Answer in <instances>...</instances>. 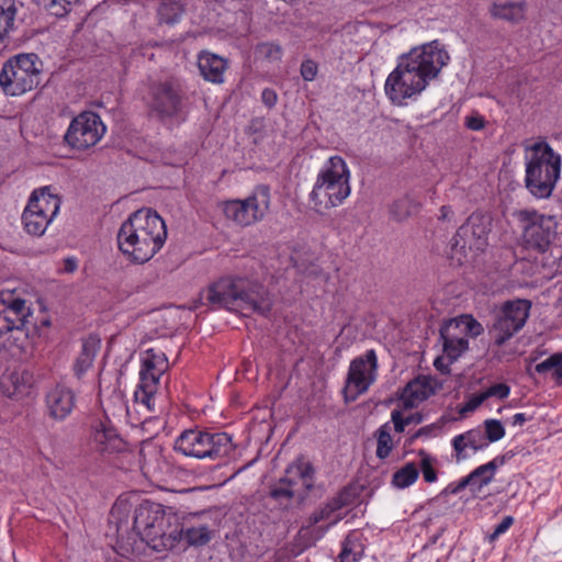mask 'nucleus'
I'll list each match as a JSON object with an SVG mask.
<instances>
[{
  "label": "nucleus",
  "mask_w": 562,
  "mask_h": 562,
  "mask_svg": "<svg viewBox=\"0 0 562 562\" xmlns=\"http://www.w3.org/2000/svg\"><path fill=\"white\" fill-rule=\"evenodd\" d=\"M560 361V353L552 355L548 359L543 360L542 362L538 363L536 366V371L538 373H546L548 371L554 370L555 366L559 364Z\"/></svg>",
  "instance_id": "nucleus-48"
},
{
  "label": "nucleus",
  "mask_w": 562,
  "mask_h": 562,
  "mask_svg": "<svg viewBox=\"0 0 562 562\" xmlns=\"http://www.w3.org/2000/svg\"><path fill=\"white\" fill-rule=\"evenodd\" d=\"M391 419L394 424V429L397 432H403L405 427L409 425V420H406L402 413L397 409L392 411Z\"/></svg>",
  "instance_id": "nucleus-51"
},
{
  "label": "nucleus",
  "mask_w": 562,
  "mask_h": 562,
  "mask_svg": "<svg viewBox=\"0 0 562 562\" xmlns=\"http://www.w3.org/2000/svg\"><path fill=\"white\" fill-rule=\"evenodd\" d=\"M176 519L171 509L150 501H143L134 510L133 527L148 542L169 538L171 520Z\"/></svg>",
  "instance_id": "nucleus-11"
},
{
  "label": "nucleus",
  "mask_w": 562,
  "mask_h": 562,
  "mask_svg": "<svg viewBox=\"0 0 562 562\" xmlns=\"http://www.w3.org/2000/svg\"><path fill=\"white\" fill-rule=\"evenodd\" d=\"M485 430V437L487 439V442H495L501 440L505 436V429L502 425V423L497 419H487L484 423Z\"/></svg>",
  "instance_id": "nucleus-42"
},
{
  "label": "nucleus",
  "mask_w": 562,
  "mask_h": 562,
  "mask_svg": "<svg viewBox=\"0 0 562 562\" xmlns=\"http://www.w3.org/2000/svg\"><path fill=\"white\" fill-rule=\"evenodd\" d=\"M453 216H454V212L452 211V209L450 206H448V205L441 206L439 220L451 222L453 220Z\"/></svg>",
  "instance_id": "nucleus-56"
},
{
  "label": "nucleus",
  "mask_w": 562,
  "mask_h": 562,
  "mask_svg": "<svg viewBox=\"0 0 562 562\" xmlns=\"http://www.w3.org/2000/svg\"><path fill=\"white\" fill-rule=\"evenodd\" d=\"M317 75V65L315 61L307 59L301 65V76L306 81H312Z\"/></svg>",
  "instance_id": "nucleus-47"
},
{
  "label": "nucleus",
  "mask_w": 562,
  "mask_h": 562,
  "mask_svg": "<svg viewBox=\"0 0 562 562\" xmlns=\"http://www.w3.org/2000/svg\"><path fill=\"white\" fill-rule=\"evenodd\" d=\"M205 299L215 308L248 315L251 312L266 313L270 310V299L265 288L245 278H222L211 284Z\"/></svg>",
  "instance_id": "nucleus-2"
},
{
  "label": "nucleus",
  "mask_w": 562,
  "mask_h": 562,
  "mask_svg": "<svg viewBox=\"0 0 562 562\" xmlns=\"http://www.w3.org/2000/svg\"><path fill=\"white\" fill-rule=\"evenodd\" d=\"M342 505L344 502L340 498H334L319 510L311 515L310 526L316 525L324 520H329L328 526L335 525L341 519V516L335 513L339 510L342 507Z\"/></svg>",
  "instance_id": "nucleus-34"
},
{
  "label": "nucleus",
  "mask_w": 562,
  "mask_h": 562,
  "mask_svg": "<svg viewBox=\"0 0 562 562\" xmlns=\"http://www.w3.org/2000/svg\"><path fill=\"white\" fill-rule=\"evenodd\" d=\"M176 7L175 4H167V3H164L160 9H159V14L161 16V19H164L167 23H175L179 20V16L176 14L175 18H165V14L167 11L169 10H173Z\"/></svg>",
  "instance_id": "nucleus-55"
},
{
  "label": "nucleus",
  "mask_w": 562,
  "mask_h": 562,
  "mask_svg": "<svg viewBox=\"0 0 562 562\" xmlns=\"http://www.w3.org/2000/svg\"><path fill=\"white\" fill-rule=\"evenodd\" d=\"M256 52L259 56L272 63L279 61L282 58V48L276 43L259 44Z\"/></svg>",
  "instance_id": "nucleus-41"
},
{
  "label": "nucleus",
  "mask_w": 562,
  "mask_h": 562,
  "mask_svg": "<svg viewBox=\"0 0 562 562\" xmlns=\"http://www.w3.org/2000/svg\"><path fill=\"white\" fill-rule=\"evenodd\" d=\"M22 3L19 0H0V43L9 38L16 27Z\"/></svg>",
  "instance_id": "nucleus-29"
},
{
  "label": "nucleus",
  "mask_w": 562,
  "mask_h": 562,
  "mask_svg": "<svg viewBox=\"0 0 562 562\" xmlns=\"http://www.w3.org/2000/svg\"><path fill=\"white\" fill-rule=\"evenodd\" d=\"M528 4L520 1H493L488 7L492 19L505 21L510 24H519L526 19Z\"/></svg>",
  "instance_id": "nucleus-24"
},
{
  "label": "nucleus",
  "mask_w": 562,
  "mask_h": 562,
  "mask_svg": "<svg viewBox=\"0 0 562 562\" xmlns=\"http://www.w3.org/2000/svg\"><path fill=\"white\" fill-rule=\"evenodd\" d=\"M277 100H278V95L274 90L266 88L261 92V101L268 108L274 106V104L277 103Z\"/></svg>",
  "instance_id": "nucleus-53"
},
{
  "label": "nucleus",
  "mask_w": 562,
  "mask_h": 562,
  "mask_svg": "<svg viewBox=\"0 0 562 562\" xmlns=\"http://www.w3.org/2000/svg\"><path fill=\"white\" fill-rule=\"evenodd\" d=\"M488 446L485 434L480 428H474L456 436L452 439V447L456 451L457 462H461L469 458V450L476 452Z\"/></svg>",
  "instance_id": "nucleus-23"
},
{
  "label": "nucleus",
  "mask_w": 562,
  "mask_h": 562,
  "mask_svg": "<svg viewBox=\"0 0 562 562\" xmlns=\"http://www.w3.org/2000/svg\"><path fill=\"white\" fill-rule=\"evenodd\" d=\"M439 359H436L435 366L438 368Z\"/></svg>",
  "instance_id": "nucleus-63"
},
{
  "label": "nucleus",
  "mask_w": 562,
  "mask_h": 562,
  "mask_svg": "<svg viewBox=\"0 0 562 562\" xmlns=\"http://www.w3.org/2000/svg\"><path fill=\"white\" fill-rule=\"evenodd\" d=\"M313 484L312 465L297 460L286 468L284 476L271 488L270 494L273 498H303Z\"/></svg>",
  "instance_id": "nucleus-15"
},
{
  "label": "nucleus",
  "mask_w": 562,
  "mask_h": 562,
  "mask_svg": "<svg viewBox=\"0 0 562 562\" xmlns=\"http://www.w3.org/2000/svg\"><path fill=\"white\" fill-rule=\"evenodd\" d=\"M93 435V440L99 449L103 452H115L122 449L123 441L116 434L115 429L100 425Z\"/></svg>",
  "instance_id": "nucleus-33"
},
{
  "label": "nucleus",
  "mask_w": 562,
  "mask_h": 562,
  "mask_svg": "<svg viewBox=\"0 0 562 562\" xmlns=\"http://www.w3.org/2000/svg\"><path fill=\"white\" fill-rule=\"evenodd\" d=\"M535 260L541 265L546 278L562 273V248H537Z\"/></svg>",
  "instance_id": "nucleus-30"
},
{
  "label": "nucleus",
  "mask_w": 562,
  "mask_h": 562,
  "mask_svg": "<svg viewBox=\"0 0 562 562\" xmlns=\"http://www.w3.org/2000/svg\"><path fill=\"white\" fill-rule=\"evenodd\" d=\"M468 486L470 487L471 492L473 493V481H472L470 474L464 476L457 483L456 487H453V490H452V493H459L460 491H462L463 488H465Z\"/></svg>",
  "instance_id": "nucleus-54"
},
{
  "label": "nucleus",
  "mask_w": 562,
  "mask_h": 562,
  "mask_svg": "<svg viewBox=\"0 0 562 562\" xmlns=\"http://www.w3.org/2000/svg\"><path fill=\"white\" fill-rule=\"evenodd\" d=\"M78 0H37L52 15L64 16Z\"/></svg>",
  "instance_id": "nucleus-39"
},
{
  "label": "nucleus",
  "mask_w": 562,
  "mask_h": 562,
  "mask_svg": "<svg viewBox=\"0 0 562 562\" xmlns=\"http://www.w3.org/2000/svg\"><path fill=\"white\" fill-rule=\"evenodd\" d=\"M0 347L10 348L25 336L23 328L30 323L32 310L16 289L5 286L0 290Z\"/></svg>",
  "instance_id": "nucleus-7"
},
{
  "label": "nucleus",
  "mask_w": 562,
  "mask_h": 562,
  "mask_svg": "<svg viewBox=\"0 0 562 562\" xmlns=\"http://www.w3.org/2000/svg\"><path fill=\"white\" fill-rule=\"evenodd\" d=\"M198 67L201 76L213 83H221L224 80V72L227 61L215 54L204 52L199 55Z\"/></svg>",
  "instance_id": "nucleus-25"
},
{
  "label": "nucleus",
  "mask_w": 562,
  "mask_h": 562,
  "mask_svg": "<svg viewBox=\"0 0 562 562\" xmlns=\"http://www.w3.org/2000/svg\"><path fill=\"white\" fill-rule=\"evenodd\" d=\"M116 398L121 402V405H120V407H119L120 413L125 412V404L123 403V401H122L121 396H120V395H117V396H116Z\"/></svg>",
  "instance_id": "nucleus-61"
},
{
  "label": "nucleus",
  "mask_w": 562,
  "mask_h": 562,
  "mask_svg": "<svg viewBox=\"0 0 562 562\" xmlns=\"http://www.w3.org/2000/svg\"><path fill=\"white\" fill-rule=\"evenodd\" d=\"M530 308L528 300L507 301L490 330L494 344L502 346L518 333L525 326Z\"/></svg>",
  "instance_id": "nucleus-13"
},
{
  "label": "nucleus",
  "mask_w": 562,
  "mask_h": 562,
  "mask_svg": "<svg viewBox=\"0 0 562 562\" xmlns=\"http://www.w3.org/2000/svg\"><path fill=\"white\" fill-rule=\"evenodd\" d=\"M106 131L100 116L93 112H82L76 116L64 138L75 149H88L97 145Z\"/></svg>",
  "instance_id": "nucleus-16"
},
{
  "label": "nucleus",
  "mask_w": 562,
  "mask_h": 562,
  "mask_svg": "<svg viewBox=\"0 0 562 562\" xmlns=\"http://www.w3.org/2000/svg\"><path fill=\"white\" fill-rule=\"evenodd\" d=\"M504 463V459L496 458L483 465L477 467L475 470H473L470 475L473 481V493H481L483 487L488 485L496 473V470L498 467H501Z\"/></svg>",
  "instance_id": "nucleus-32"
},
{
  "label": "nucleus",
  "mask_w": 562,
  "mask_h": 562,
  "mask_svg": "<svg viewBox=\"0 0 562 562\" xmlns=\"http://www.w3.org/2000/svg\"><path fill=\"white\" fill-rule=\"evenodd\" d=\"M45 404L50 418L64 420L71 414L76 405V396L71 389L57 384L47 392Z\"/></svg>",
  "instance_id": "nucleus-21"
},
{
  "label": "nucleus",
  "mask_w": 562,
  "mask_h": 562,
  "mask_svg": "<svg viewBox=\"0 0 562 562\" xmlns=\"http://www.w3.org/2000/svg\"><path fill=\"white\" fill-rule=\"evenodd\" d=\"M510 393V387L505 383H498L490 386L486 391L482 392L485 401L488 397H497L499 400L506 398Z\"/></svg>",
  "instance_id": "nucleus-45"
},
{
  "label": "nucleus",
  "mask_w": 562,
  "mask_h": 562,
  "mask_svg": "<svg viewBox=\"0 0 562 562\" xmlns=\"http://www.w3.org/2000/svg\"><path fill=\"white\" fill-rule=\"evenodd\" d=\"M484 401L485 398L482 392L473 394L460 408V414L464 415L467 413L474 412Z\"/></svg>",
  "instance_id": "nucleus-46"
},
{
  "label": "nucleus",
  "mask_w": 562,
  "mask_h": 562,
  "mask_svg": "<svg viewBox=\"0 0 562 562\" xmlns=\"http://www.w3.org/2000/svg\"><path fill=\"white\" fill-rule=\"evenodd\" d=\"M175 450L186 457L217 460L233 450L232 437L226 432H211L198 428L182 431L175 440Z\"/></svg>",
  "instance_id": "nucleus-5"
},
{
  "label": "nucleus",
  "mask_w": 562,
  "mask_h": 562,
  "mask_svg": "<svg viewBox=\"0 0 562 562\" xmlns=\"http://www.w3.org/2000/svg\"><path fill=\"white\" fill-rule=\"evenodd\" d=\"M449 55L437 41L413 48L402 56L396 68L387 76L384 90L394 104L402 105L419 94L428 81L448 64Z\"/></svg>",
  "instance_id": "nucleus-1"
},
{
  "label": "nucleus",
  "mask_w": 562,
  "mask_h": 562,
  "mask_svg": "<svg viewBox=\"0 0 562 562\" xmlns=\"http://www.w3.org/2000/svg\"><path fill=\"white\" fill-rule=\"evenodd\" d=\"M418 468L414 463H407L397 470L392 477V483L397 488L411 486L418 477Z\"/></svg>",
  "instance_id": "nucleus-35"
},
{
  "label": "nucleus",
  "mask_w": 562,
  "mask_h": 562,
  "mask_svg": "<svg viewBox=\"0 0 562 562\" xmlns=\"http://www.w3.org/2000/svg\"><path fill=\"white\" fill-rule=\"evenodd\" d=\"M514 519L512 516H506L503 520L495 527L493 533L491 535V540H495L501 535L505 533L510 526L513 525Z\"/></svg>",
  "instance_id": "nucleus-52"
},
{
  "label": "nucleus",
  "mask_w": 562,
  "mask_h": 562,
  "mask_svg": "<svg viewBox=\"0 0 562 562\" xmlns=\"http://www.w3.org/2000/svg\"><path fill=\"white\" fill-rule=\"evenodd\" d=\"M378 376V358L373 349L357 357L350 362L346 385L344 389L347 402L355 401L366 393Z\"/></svg>",
  "instance_id": "nucleus-14"
},
{
  "label": "nucleus",
  "mask_w": 562,
  "mask_h": 562,
  "mask_svg": "<svg viewBox=\"0 0 562 562\" xmlns=\"http://www.w3.org/2000/svg\"><path fill=\"white\" fill-rule=\"evenodd\" d=\"M131 503L127 498L120 497L111 509V519L122 520L131 510Z\"/></svg>",
  "instance_id": "nucleus-44"
},
{
  "label": "nucleus",
  "mask_w": 562,
  "mask_h": 562,
  "mask_svg": "<svg viewBox=\"0 0 562 562\" xmlns=\"http://www.w3.org/2000/svg\"><path fill=\"white\" fill-rule=\"evenodd\" d=\"M525 187L537 199H548L561 173V156L546 142L525 146Z\"/></svg>",
  "instance_id": "nucleus-3"
},
{
  "label": "nucleus",
  "mask_w": 562,
  "mask_h": 562,
  "mask_svg": "<svg viewBox=\"0 0 562 562\" xmlns=\"http://www.w3.org/2000/svg\"><path fill=\"white\" fill-rule=\"evenodd\" d=\"M167 237L164 220L150 209L132 213L117 233V244L162 246Z\"/></svg>",
  "instance_id": "nucleus-8"
},
{
  "label": "nucleus",
  "mask_w": 562,
  "mask_h": 562,
  "mask_svg": "<svg viewBox=\"0 0 562 562\" xmlns=\"http://www.w3.org/2000/svg\"><path fill=\"white\" fill-rule=\"evenodd\" d=\"M527 417L524 413H517L513 416L512 424L514 426H522L527 422Z\"/></svg>",
  "instance_id": "nucleus-58"
},
{
  "label": "nucleus",
  "mask_w": 562,
  "mask_h": 562,
  "mask_svg": "<svg viewBox=\"0 0 562 562\" xmlns=\"http://www.w3.org/2000/svg\"><path fill=\"white\" fill-rule=\"evenodd\" d=\"M406 420H409L411 424H419L422 422V416L419 414H411L409 416L405 417Z\"/></svg>",
  "instance_id": "nucleus-59"
},
{
  "label": "nucleus",
  "mask_w": 562,
  "mask_h": 562,
  "mask_svg": "<svg viewBox=\"0 0 562 562\" xmlns=\"http://www.w3.org/2000/svg\"><path fill=\"white\" fill-rule=\"evenodd\" d=\"M150 109L160 116L177 114L181 105V90L178 81L170 79L154 82L150 87Z\"/></svg>",
  "instance_id": "nucleus-17"
},
{
  "label": "nucleus",
  "mask_w": 562,
  "mask_h": 562,
  "mask_svg": "<svg viewBox=\"0 0 562 562\" xmlns=\"http://www.w3.org/2000/svg\"><path fill=\"white\" fill-rule=\"evenodd\" d=\"M423 431H424V429L418 430L417 434L415 435V437H418L419 435H422Z\"/></svg>",
  "instance_id": "nucleus-62"
},
{
  "label": "nucleus",
  "mask_w": 562,
  "mask_h": 562,
  "mask_svg": "<svg viewBox=\"0 0 562 562\" xmlns=\"http://www.w3.org/2000/svg\"><path fill=\"white\" fill-rule=\"evenodd\" d=\"M270 202L269 187L259 186L244 200L223 202L222 211L227 220L245 227L262 221L270 209Z\"/></svg>",
  "instance_id": "nucleus-10"
},
{
  "label": "nucleus",
  "mask_w": 562,
  "mask_h": 562,
  "mask_svg": "<svg viewBox=\"0 0 562 562\" xmlns=\"http://www.w3.org/2000/svg\"><path fill=\"white\" fill-rule=\"evenodd\" d=\"M123 257L132 263H145L156 254V248H119Z\"/></svg>",
  "instance_id": "nucleus-38"
},
{
  "label": "nucleus",
  "mask_w": 562,
  "mask_h": 562,
  "mask_svg": "<svg viewBox=\"0 0 562 562\" xmlns=\"http://www.w3.org/2000/svg\"><path fill=\"white\" fill-rule=\"evenodd\" d=\"M412 202L408 198H402L390 206V214L396 221H403L411 215Z\"/></svg>",
  "instance_id": "nucleus-43"
},
{
  "label": "nucleus",
  "mask_w": 562,
  "mask_h": 562,
  "mask_svg": "<svg viewBox=\"0 0 562 562\" xmlns=\"http://www.w3.org/2000/svg\"><path fill=\"white\" fill-rule=\"evenodd\" d=\"M42 61L35 54H19L8 59L0 72V87L7 95L19 97L41 82Z\"/></svg>",
  "instance_id": "nucleus-6"
},
{
  "label": "nucleus",
  "mask_w": 562,
  "mask_h": 562,
  "mask_svg": "<svg viewBox=\"0 0 562 562\" xmlns=\"http://www.w3.org/2000/svg\"><path fill=\"white\" fill-rule=\"evenodd\" d=\"M362 554V547L351 536L347 537L340 554L338 555V562H357Z\"/></svg>",
  "instance_id": "nucleus-37"
},
{
  "label": "nucleus",
  "mask_w": 562,
  "mask_h": 562,
  "mask_svg": "<svg viewBox=\"0 0 562 562\" xmlns=\"http://www.w3.org/2000/svg\"><path fill=\"white\" fill-rule=\"evenodd\" d=\"M100 347L101 340L94 336H90L82 341L81 350L74 363V373L78 379H81L92 367Z\"/></svg>",
  "instance_id": "nucleus-28"
},
{
  "label": "nucleus",
  "mask_w": 562,
  "mask_h": 562,
  "mask_svg": "<svg viewBox=\"0 0 562 562\" xmlns=\"http://www.w3.org/2000/svg\"><path fill=\"white\" fill-rule=\"evenodd\" d=\"M77 260L72 257H68L65 259L64 271L71 273L77 269Z\"/></svg>",
  "instance_id": "nucleus-57"
},
{
  "label": "nucleus",
  "mask_w": 562,
  "mask_h": 562,
  "mask_svg": "<svg viewBox=\"0 0 562 562\" xmlns=\"http://www.w3.org/2000/svg\"><path fill=\"white\" fill-rule=\"evenodd\" d=\"M156 457H157V453H156V451H154L153 453H150V460L149 461L145 460V462L143 464V471H144L145 475H147L154 480L157 479Z\"/></svg>",
  "instance_id": "nucleus-50"
},
{
  "label": "nucleus",
  "mask_w": 562,
  "mask_h": 562,
  "mask_svg": "<svg viewBox=\"0 0 562 562\" xmlns=\"http://www.w3.org/2000/svg\"><path fill=\"white\" fill-rule=\"evenodd\" d=\"M437 387V381L431 376L420 375L412 380L404 387L401 401L404 408H414L432 395Z\"/></svg>",
  "instance_id": "nucleus-22"
},
{
  "label": "nucleus",
  "mask_w": 562,
  "mask_h": 562,
  "mask_svg": "<svg viewBox=\"0 0 562 562\" xmlns=\"http://www.w3.org/2000/svg\"><path fill=\"white\" fill-rule=\"evenodd\" d=\"M492 220L482 213H472L453 236L452 246H484L488 243Z\"/></svg>",
  "instance_id": "nucleus-18"
},
{
  "label": "nucleus",
  "mask_w": 562,
  "mask_h": 562,
  "mask_svg": "<svg viewBox=\"0 0 562 562\" xmlns=\"http://www.w3.org/2000/svg\"><path fill=\"white\" fill-rule=\"evenodd\" d=\"M483 326L469 314L449 319L440 329L443 352L451 360L458 359L469 349L468 337H477Z\"/></svg>",
  "instance_id": "nucleus-12"
},
{
  "label": "nucleus",
  "mask_w": 562,
  "mask_h": 562,
  "mask_svg": "<svg viewBox=\"0 0 562 562\" xmlns=\"http://www.w3.org/2000/svg\"><path fill=\"white\" fill-rule=\"evenodd\" d=\"M195 518H196V515H192V516L190 517V519H195Z\"/></svg>",
  "instance_id": "nucleus-64"
},
{
  "label": "nucleus",
  "mask_w": 562,
  "mask_h": 562,
  "mask_svg": "<svg viewBox=\"0 0 562 562\" xmlns=\"http://www.w3.org/2000/svg\"><path fill=\"white\" fill-rule=\"evenodd\" d=\"M419 458H420V470L424 476V480L427 483H432L437 480V474L434 469L435 464V458H432L430 454L425 452L424 450L419 451Z\"/></svg>",
  "instance_id": "nucleus-40"
},
{
  "label": "nucleus",
  "mask_w": 562,
  "mask_h": 562,
  "mask_svg": "<svg viewBox=\"0 0 562 562\" xmlns=\"http://www.w3.org/2000/svg\"><path fill=\"white\" fill-rule=\"evenodd\" d=\"M554 375L558 378V379H562V355H560V361H559V364L555 366L554 370Z\"/></svg>",
  "instance_id": "nucleus-60"
},
{
  "label": "nucleus",
  "mask_w": 562,
  "mask_h": 562,
  "mask_svg": "<svg viewBox=\"0 0 562 562\" xmlns=\"http://www.w3.org/2000/svg\"><path fill=\"white\" fill-rule=\"evenodd\" d=\"M33 386V373L23 367L8 368L0 378L1 392L14 401L30 396Z\"/></svg>",
  "instance_id": "nucleus-19"
},
{
  "label": "nucleus",
  "mask_w": 562,
  "mask_h": 562,
  "mask_svg": "<svg viewBox=\"0 0 562 562\" xmlns=\"http://www.w3.org/2000/svg\"><path fill=\"white\" fill-rule=\"evenodd\" d=\"M169 538L184 540L189 546H204L211 540V531L206 525L184 522L181 528L171 530Z\"/></svg>",
  "instance_id": "nucleus-27"
},
{
  "label": "nucleus",
  "mask_w": 562,
  "mask_h": 562,
  "mask_svg": "<svg viewBox=\"0 0 562 562\" xmlns=\"http://www.w3.org/2000/svg\"><path fill=\"white\" fill-rule=\"evenodd\" d=\"M140 363L139 383L134 392L135 402L148 412H154L160 378L169 369V361L164 351L149 348L142 353Z\"/></svg>",
  "instance_id": "nucleus-9"
},
{
  "label": "nucleus",
  "mask_w": 562,
  "mask_h": 562,
  "mask_svg": "<svg viewBox=\"0 0 562 562\" xmlns=\"http://www.w3.org/2000/svg\"><path fill=\"white\" fill-rule=\"evenodd\" d=\"M32 193H37L40 198V210L43 211L45 224H50L59 212L61 200L59 195L47 186L35 189Z\"/></svg>",
  "instance_id": "nucleus-31"
},
{
  "label": "nucleus",
  "mask_w": 562,
  "mask_h": 562,
  "mask_svg": "<svg viewBox=\"0 0 562 562\" xmlns=\"http://www.w3.org/2000/svg\"><path fill=\"white\" fill-rule=\"evenodd\" d=\"M464 124L469 130L481 131L485 125V121L482 115L475 113L467 116Z\"/></svg>",
  "instance_id": "nucleus-49"
},
{
  "label": "nucleus",
  "mask_w": 562,
  "mask_h": 562,
  "mask_svg": "<svg viewBox=\"0 0 562 562\" xmlns=\"http://www.w3.org/2000/svg\"><path fill=\"white\" fill-rule=\"evenodd\" d=\"M376 435V457L385 459L393 449V440L389 424L382 425L375 432Z\"/></svg>",
  "instance_id": "nucleus-36"
},
{
  "label": "nucleus",
  "mask_w": 562,
  "mask_h": 562,
  "mask_svg": "<svg viewBox=\"0 0 562 562\" xmlns=\"http://www.w3.org/2000/svg\"><path fill=\"white\" fill-rule=\"evenodd\" d=\"M349 179L346 161L339 156L330 157L321 169L310 194L313 207L322 212L341 204L350 194Z\"/></svg>",
  "instance_id": "nucleus-4"
},
{
  "label": "nucleus",
  "mask_w": 562,
  "mask_h": 562,
  "mask_svg": "<svg viewBox=\"0 0 562 562\" xmlns=\"http://www.w3.org/2000/svg\"><path fill=\"white\" fill-rule=\"evenodd\" d=\"M40 198L37 193H32L27 205L22 214V222L27 234L41 236L44 234L48 224H45L43 211L40 210Z\"/></svg>",
  "instance_id": "nucleus-26"
},
{
  "label": "nucleus",
  "mask_w": 562,
  "mask_h": 562,
  "mask_svg": "<svg viewBox=\"0 0 562 562\" xmlns=\"http://www.w3.org/2000/svg\"><path fill=\"white\" fill-rule=\"evenodd\" d=\"M516 217L522 225L527 246H549L551 244V233L544 229L542 215L536 211L520 210L516 212Z\"/></svg>",
  "instance_id": "nucleus-20"
}]
</instances>
